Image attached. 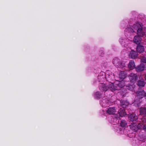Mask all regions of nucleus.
Here are the masks:
<instances>
[{"label": "nucleus", "instance_id": "6", "mask_svg": "<svg viewBox=\"0 0 146 146\" xmlns=\"http://www.w3.org/2000/svg\"><path fill=\"white\" fill-rule=\"evenodd\" d=\"M137 52L133 50H131L129 52V56L131 58L135 59L137 57Z\"/></svg>", "mask_w": 146, "mask_h": 146}, {"label": "nucleus", "instance_id": "19", "mask_svg": "<svg viewBox=\"0 0 146 146\" xmlns=\"http://www.w3.org/2000/svg\"><path fill=\"white\" fill-rule=\"evenodd\" d=\"M137 36L142 37L144 35V33L142 32V29L141 28H139L137 30Z\"/></svg>", "mask_w": 146, "mask_h": 146}, {"label": "nucleus", "instance_id": "5", "mask_svg": "<svg viewBox=\"0 0 146 146\" xmlns=\"http://www.w3.org/2000/svg\"><path fill=\"white\" fill-rule=\"evenodd\" d=\"M110 90L112 91L115 90H120V87H119L118 84H113L110 83Z\"/></svg>", "mask_w": 146, "mask_h": 146}, {"label": "nucleus", "instance_id": "13", "mask_svg": "<svg viewBox=\"0 0 146 146\" xmlns=\"http://www.w3.org/2000/svg\"><path fill=\"white\" fill-rule=\"evenodd\" d=\"M120 105L123 108H125L129 105V103L126 101H122L120 102Z\"/></svg>", "mask_w": 146, "mask_h": 146}, {"label": "nucleus", "instance_id": "1", "mask_svg": "<svg viewBox=\"0 0 146 146\" xmlns=\"http://www.w3.org/2000/svg\"><path fill=\"white\" fill-rule=\"evenodd\" d=\"M113 62L115 66L119 68H122L125 66V63L118 58H114Z\"/></svg>", "mask_w": 146, "mask_h": 146}, {"label": "nucleus", "instance_id": "4", "mask_svg": "<svg viewBox=\"0 0 146 146\" xmlns=\"http://www.w3.org/2000/svg\"><path fill=\"white\" fill-rule=\"evenodd\" d=\"M130 82H135L138 79V76L136 74L131 73L129 76Z\"/></svg>", "mask_w": 146, "mask_h": 146}, {"label": "nucleus", "instance_id": "24", "mask_svg": "<svg viewBox=\"0 0 146 146\" xmlns=\"http://www.w3.org/2000/svg\"><path fill=\"white\" fill-rule=\"evenodd\" d=\"M141 61L143 63H146V58L144 57H142L141 59Z\"/></svg>", "mask_w": 146, "mask_h": 146}, {"label": "nucleus", "instance_id": "28", "mask_svg": "<svg viewBox=\"0 0 146 146\" xmlns=\"http://www.w3.org/2000/svg\"><path fill=\"white\" fill-rule=\"evenodd\" d=\"M100 94H98V96H97V97L98 98H100Z\"/></svg>", "mask_w": 146, "mask_h": 146}, {"label": "nucleus", "instance_id": "21", "mask_svg": "<svg viewBox=\"0 0 146 146\" xmlns=\"http://www.w3.org/2000/svg\"><path fill=\"white\" fill-rule=\"evenodd\" d=\"M140 113L141 114H146V108L145 107H141L139 109Z\"/></svg>", "mask_w": 146, "mask_h": 146}, {"label": "nucleus", "instance_id": "8", "mask_svg": "<svg viewBox=\"0 0 146 146\" xmlns=\"http://www.w3.org/2000/svg\"><path fill=\"white\" fill-rule=\"evenodd\" d=\"M107 113L109 114L115 115L116 111L114 107H110L108 108L106 110Z\"/></svg>", "mask_w": 146, "mask_h": 146}, {"label": "nucleus", "instance_id": "9", "mask_svg": "<svg viewBox=\"0 0 146 146\" xmlns=\"http://www.w3.org/2000/svg\"><path fill=\"white\" fill-rule=\"evenodd\" d=\"M141 37L138 36H135L133 39L134 42L138 45L140 44L141 40Z\"/></svg>", "mask_w": 146, "mask_h": 146}, {"label": "nucleus", "instance_id": "25", "mask_svg": "<svg viewBox=\"0 0 146 146\" xmlns=\"http://www.w3.org/2000/svg\"><path fill=\"white\" fill-rule=\"evenodd\" d=\"M137 126L138 127V129H140L141 126V123H138L137 125Z\"/></svg>", "mask_w": 146, "mask_h": 146}, {"label": "nucleus", "instance_id": "22", "mask_svg": "<svg viewBox=\"0 0 146 146\" xmlns=\"http://www.w3.org/2000/svg\"><path fill=\"white\" fill-rule=\"evenodd\" d=\"M118 85L119 87H120V89L121 88H123L125 85V82L123 81L120 82L118 84Z\"/></svg>", "mask_w": 146, "mask_h": 146}, {"label": "nucleus", "instance_id": "11", "mask_svg": "<svg viewBox=\"0 0 146 146\" xmlns=\"http://www.w3.org/2000/svg\"><path fill=\"white\" fill-rule=\"evenodd\" d=\"M118 113L119 116L121 117L125 116L127 115L125 110L124 108H120L118 111Z\"/></svg>", "mask_w": 146, "mask_h": 146}, {"label": "nucleus", "instance_id": "7", "mask_svg": "<svg viewBox=\"0 0 146 146\" xmlns=\"http://www.w3.org/2000/svg\"><path fill=\"white\" fill-rule=\"evenodd\" d=\"M110 83H109V84L108 85L105 84H101L100 87V90L102 91H106L108 89H110Z\"/></svg>", "mask_w": 146, "mask_h": 146}, {"label": "nucleus", "instance_id": "20", "mask_svg": "<svg viewBox=\"0 0 146 146\" xmlns=\"http://www.w3.org/2000/svg\"><path fill=\"white\" fill-rule=\"evenodd\" d=\"M120 124V126L121 127H125L127 125V123L125 120L121 119V120Z\"/></svg>", "mask_w": 146, "mask_h": 146}, {"label": "nucleus", "instance_id": "12", "mask_svg": "<svg viewBox=\"0 0 146 146\" xmlns=\"http://www.w3.org/2000/svg\"><path fill=\"white\" fill-rule=\"evenodd\" d=\"M144 68L145 66L143 64H140L135 68L136 71L137 72H139L144 70Z\"/></svg>", "mask_w": 146, "mask_h": 146}, {"label": "nucleus", "instance_id": "16", "mask_svg": "<svg viewBox=\"0 0 146 146\" xmlns=\"http://www.w3.org/2000/svg\"><path fill=\"white\" fill-rule=\"evenodd\" d=\"M126 77V74L124 71L121 72L119 75V77L121 80L124 79Z\"/></svg>", "mask_w": 146, "mask_h": 146}, {"label": "nucleus", "instance_id": "29", "mask_svg": "<svg viewBox=\"0 0 146 146\" xmlns=\"http://www.w3.org/2000/svg\"><path fill=\"white\" fill-rule=\"evenodd\" d=\"M98 94H99V93H98V92H96V96H98Z\"/></svg>", "mask_w": 146, "mask_h": 146}, {"label": "nucleus", "instance_id": "26", "mask_svg": "<svg viewBox=\"0 0 146 146\" xmlns=\"http://www.w3.org/2000/svg\"><path fill=\"white\" fill-rule=\"evenodd\" d=\"M143 129L146 132V125H145L143 126Z\"/></svg>", "mask_w": 146, "mask_h": 146}, {"label": "nucleus", "instance_id": "17", "mask_svg": "<svg viewBox=\"0 0 146 146\" xmlns=\"http://www.w3.org/2000/svg\"><path fill=\"white\" fill-rule=\"evenodd\" d=\"M113 121L115 122L116 123H119V116L117 115H115L113 117Z\"/></svg>", "mask_w": 146, "mask_h": 146}, {"label": "nucleus", "instance_id": "15", "mask_svg": "<svg viewBox=\"0 0 146 146\" xmlns=\"http://www.w3.org/2000/svg\"><path fill=\"white\" fill-rule=\"evenodd\" d=\"M135 66V64L133 60H131L129 62L128 65V67L131 69H133Z\"/></svg>", "mask_w": 146, "mask_h": 146}, {"label": "nucleus", "instance_id": "27", "mask_svg": "<svg viewBox=\"0 0 146 146\" xmlns=\"http://www.w3.org/2000/svg\"><path fill=\"white\" fill-rule=\"evenodd\" d=\"M130 87V89L128 88L129 90H132L133 89V87L132 86H131Z\"/></svg>", "mask_w": 146, "mask_h": 146}, {"label": "nucleus", "instance_id": "30", "mask_svg": "<svg viewBox=\"0 0 146 146\" xmlns=\"http://www.w3.org/2000/svg\"><path fill=\"white\" fill-rule=\"evenodd\" d=\"M145 80H146V74L145 75Z\"/></svg>", "mask_w": 146, "mask_h": 146}, {"label": "nucleus", "instance_id": "23", "mask_svg": "<svg viewBox=\"0 0 146 146\" xmlns=\"http://www.w3.org/2000/svg\"><path fill=\"white\" fill-rule=\"evenodd\" d=\"M104 51L102 50H101L99 51V55L100 56H102L104 54Z\"/></svg>", "mask_w": 146, "mask_h": 146}, {"label": "nucleus", "instance_id": "10", "mask_svg": "<svg viewBox=\"0 0 146 146\" xmlns=\"http://www.w3.org/2000/svg\"><path fill=\"white\" fill-rule=\"evenodd\" d=\"M136 49L137 52L139 53L143 52L145 50L144 46L140 44L137 45Z\"/></svg>", "mask_w": 146, "mask_h": 146}, {"label": "nucleus", "instance_id": "2", "mask_svg": "<svg viewBox=\"0 0 146 146\" xmlns=\"http://www.w3.org/2000/svg\"><path fill=\"white\" fill-rule=\"evenodd\" d=\"M136 95L137 98L141 99L146 96V93L143 90H139L136 92Z\"/></svg>", "mask_w": 146, "mask_h": 146}, {"label": "nucleus", "instance_id": "18", "mask_svg": "<svg viewBox=\"0 0 146 146\" xmlns=\"http://www.w3.org/2000/svg\"><path fill=\"white\" fill-rule=\"evenodd\" d=\"M137 124L133 123L130 125V128L132 130H134V131L136 132L138 130V127L137 126Z\"/></svg>", "mask_w": 146, "mask_h": 146}, {"label": "nucleus", "instance_id": "14", "mask_svg": "<svg viewBox=\"0 0 146 146\" xmlns=\"http://www.w3.org/2000/svg\"><path fill=\"white\" fill-rule=\"evenodd\" d=\"M137 85L139 87H143L145 85V82L143 79L139 80L137 83Z\"/></svg>", "mask_w": 146, "mask_h": 146}, {"label": "nucleus", "instance_id": "3", "mask_svg": "<svg viewBox=\"0 0 146 146\" xmlns=\"http://www.w3.org/2000/svg\"><path fill=\"white\" fill-rule=\"evenodd\" d=\"M128 118L130 121H131L133 123H135L138 119L137 116L134 113H129L128 115Z\"/></svg>", "mask_w": 146, "mask_h": 146}]
</instances>
